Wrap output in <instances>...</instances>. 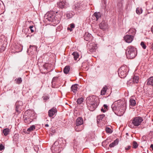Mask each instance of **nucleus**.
Listing matches in <instances>:
<instances>
[{
	"label": "nucleus",
	"instance_id": "15",
	"mask_svg": "<svg viewBox=\"0 0 153 153\" xmlns=\"http://www.w3.org/2000/svg\"><path fill=\"white\" fill-rule=\"evenodd\" d=\"M78 85L77 84L73 85L71 87V90L75 94L76 93L77 90Z\"/></svg>",
	"mask_w": 153,
	"mask_h": 153
},
{
	"label": "nucleus",
	"instance_id": "48",
	"mask_svg": "<svg viewBox=\"0 0 153 153\" xmlns=\"http://www.w3.org/2000/svg\"><path fill=\"white\" fill-rule=\"evenodd\" d=\"M101 111H102L103 112H105L106 111V110H105V109L104 110L103 108H102V109H101Z\"/></svg>",
	"mask_w": 153,
	"mask_h": 153
},
{
	"label": "nucleus",
	"instance_id": "46",
	"mask_svg": "<svg viewBox=\"0 0 153 153\" xmlns=\"http://www.w3.org/2000/svg\"><path fill=\"white\" fill-rule=\"evenodd\" d=\"M103 107H104V109L106 110L108 109V106L106 105H104Z\"/></svg>",
	"mask_w": 153,
	"mask_h": 153
},
{
	"label": "nucleus",
	"instance_id": "21",
	"mask_svg": "<svg viewBox=\"0 0 153 153\" xmlns=\"http://www.w3.org/2000/svg\"><path fill=\"white\" fill-rule=\"evenodd\" d=\"M133 82L134 83H137L139 81V77L137 76H134L132 78Z\"/></svg>",
	"mask_w": 153,
	"mask_h": 153
},
{
	"label": "nucleus",
	"instance_id": "37",
	"mask_svg": "<svg viewBox=\"0 0 153 153\" xmlns=\"http://www.w3.org/2000/svg\"><path fill=\"white\" fill-rule=\"evenodd\" d=\"M5 50V47L2 45H1V47H0V52H2L4 51Z\"/></svg>",
	"mask_w": 153,
	"mask_h": 153
},
{
	"label": "nucleus",
	"instance_id": "20",
	"mask_svg": "<svg viewBox=\"0 0 153 153\" xmlns=\"http://www.w3.org/2000/svg\"><path fill=\"white\" fill-rule=\"evenodd\" d=\"M105 131L106 132L108 133L111 134L113 131V130L111 129V127L110 126L106 127L105 128Z\"/></svg>",
	"mask_w": 153,
	"mask_h": 153
},
{
	"label": "nucleus",
	"instance_id": "35",
	"mask_svg": "<svg viewBox=\"0 0 153 153\" xmlns=\"http://www.w3.org/2000/svg\"><path fill=\"white\" fill-rule=\"evenodd\" d=\"M140 45L144 49H146V45L145 44L144 42H141Z\"/></svg>",
	"mask_w": 153,
	"mask_h": 153
},
{
	"label": "nucleus",
	"instance_id": "10",
	"mask_svg": "<svg viewBox=\"0 0 153 153\" xmlns=\"http://www.w3.org/2000/svg\"><path fill=\"white\" fill-rule=\"evenodd\" d=\"M84 37L85 40L87 41L90 42L93 39V37L88 32L85 33Z\"/></svg>",
	"mask_w": 153,
	"mask_h": 153
},
{
	"label": "nucleus",
	"instance_id": "25",
	"mask_svg": "<svg viewBox=\"0 0 153 153\" xmlns=\"http://www.w3.org/2000/svg\"><path fill=\"white\" fill-rule=\"evenodd\" d=\"M108 88L106 86H105L103 88L101 91V95H104L105 94Z\"/></svg>",
	"mask_w": 153,
	"mask_h": 153
},
{
	"label": "nucleus",
	"instance_id": "55",
	"mask_svg": "<svg viewBox=\"0 0 153 153\" xmlns=\"http://www.w3.org/2000/svg\"><path fill=\"white\" fill-rule=\"evenodd\" d=\"M112 109H113V111H114V110H113V109L112 108Z\"/></svg>",
	"mask_w": 153,
	"mask_h": 153
},
{
	"label": "nucleus",
	"instance_id": "14",
	"mask_svg": "<svg viewBox=\"0 0 153 153\" xmlns=\"http://www.w3.org/2000/svg\"><path fill=\"white\" fill-rule=\"evenodd\" d=\"M75 130L76 131H81L84 128L83 125H76L74 126Z\"/></svg>",
	"mask_w": 153,
	"mask_h": 153
},
{
	"label": "nucleus",
	"instance_id": "12",
	"mask_svg": "<svg viewBox=\"0 0 153 153\" xmlns=\"http://www.w3.org/2000/svg\"><path fill=\"white\" fill-rule=\"evenodd\" d=\"M99 26L101 29L105 30L108 28V24L105 21H102L99 25Z\"/></svg>",
	"mask_w": 153,
	"mask_h": 153
},
{
	"label": "nucleus",
	"instance_id": "22",
	"mask_svg": "<svg viewBox=\"0 0 153 153\" xmlns=\"http://www.w3.org/2000/svg\"><path fill=\"white\" fill-rule=\"evenodd\" d=\"M70 70V67L68 65L66 66L63 70V71L65 74H68Z\"/></svg>",
	"mask_w": 153,
	"mask_h": 153
},
{
	"label": "nucleus",
	"instance_id": "47",
	"mask_svg": "<svg viewBox=\"0 0 153 153\" xmlns=\"http://www.w3.org/2000/svg\"><path fill=\"white\" fill-rule=\"evenodd\" d=\"M68 30H69L71 32L73 30L72 28H71L70 27H68Z\"/></svg>",
	"mask_w": 153,
	"mask_h": 153
},
{
	"label": "nucleus",
	"instance_id": "31",
	"mask_svg": "<svg viewBox=\"0 0 153 153\" xmlns=\"http://www.w3.org/2000/svg\"><path fill=\"white\" fill-rule=\"evenodd\" d=\"M83 101V99L82 97L78 98L76 101L77 103L78 104H81Z\"/></svg>",
	"mask_w": 153,
	"mask_h": 153
},
{
	"label": "nucleus",
	"instance_id": "3",
	"mask_svg": "<svg viewBox=\"0 0 153 153\" xmlns=\"http://www.w3.org/2000/svg\"><path fill=\"white\" fill-rule=\"evenodd\" d=\"M87 99L89 100V105H90L89 109L91 111H94L97 106L98 105V102L95 100L94 97H91Z\"/></svg>",
	"mask_w": 153,
	"mask_h": 153
},
{
	"label": "nucleus",
	"instance_id": "50",
	"mask_svg": "<svg viewBox=\"0 0 153 153\" xmlns=\"http://www.w3.org/2000/svg\"><path fill=\"white\" fill-rule=\"evenodd\" d=\"M150 147L152 148V149L153 150V144H151V145Z\"/></svg>",
	"mask_w": 153,
	"mask_h": 153
},
{
	"label": "nucleus",
	"instance_id": "23",
	"mask_svg": "<svg viewBox=\"0 0 153 153\" xmlns=\"http://www.w3.org/2000/svg\"><path fill=\"white\" fill-rule=\"evenodd\" d=\"M105 115L104 114H102L101 115H100L97 116V123H99V121H100V120H102V119L103 118V117H105Z\"/></svg>",
	"mask_w": 153,
	"mask_h": 153
},
{
	"label": "nucleus",
	"instance_id": "39",
	"mask_svg": "<svg viewBox=\"0 0 153 153\" xmlns=\"http://www.w3.org/2000/svg\"><path fill=\"white\" fill-rule=\"evenodd\" d=\"M43 99L45 100H48L49 99V97L48 96H45L42 97Z\"/></svg>",
	"mask_w": 153,
	"mask_h": 153
},
{
	"label": "nucleus",
	"instance_id": "8",
	"mask_svg": "<svg viewBox=\"0 0 153 153\" xmlns=\"http://www.w3.org/2000/svg\"><path fill=\"white\" fill-rule=\"evenodd\" d=\"M119 76L121 78H123L126 76L127 72L126 70L124 68L122 69V68H120L118 71Z\"/></svg>",
	"mask_w": 153,
	"mask_h": 153
},
{
	"label": "nucleus",
	"instance_id": "44",
	"mask_svg": "<svg viewBox=\"0 0 153 153\" xmlns=\"http://www.w3.org/2000/svg\"><path fill=\"white\" fill-rule=\"evenodd\" d=\"M31 47H34L35 48V51L37 49L35 45L32 46L30 45V46L29 48H31Z\"/></svg>",
	"mask_w": 153,
	"mask_h": 153
},
{
	"label": "nucleus",
	"instance_id": "18",
	"mask_svg": "<svg viewBox=\"0 0 153 153\" xmlns=\"http://www.w3.org/2000/svg\"><path fill=\"white\" fill-rule=\"evenodd\" d=\"M147 84L148 85L153 86V76L147 79Z\"/></svg>",
	"mask_w": 153,
	"mask_h": 153
},
{
	"label": "nucleus",
	"instance_id": "56",
	"mask_svg": "<svg viewBox=\"0 0 153 153\" xmlns=\"http://www.w3.org/2000/svg\"><path fill=\"white\" fill-rule=\"evenodd\" d=\"M1 47V46L0 45V47Z\"/></svg>",
	"mask_w": 153,
	"mask_h": 153
},
{
	"label": "nucleus",
	"instance_id": "53",
	"mask_svg": "<svg viewBox=\"0 0 153 153\" xmlns=\"http://www.w3.org/2000/svg\"><path fill=\"white\" fill-rule=\"evenodd\" d=\"M105 142H102V146H103L104 145V144L105 143Z\"/></svg>",
	"mask_w": 153,
	"mask_h": 153
},
{
	"label": "nucleus",
	"instance_id": "29",
	"mask_svg": "<svg viewBox=\"0 0 153 153\" xmlns=\"http://www.w3.org/2000/svg\"><path fill=\"white\" fill-rule=\"evenodd\" d=\"M15 81L16 82V83L17 84H19L21 83L22 82V80L21 78L19 77L16 78L15 79Z\"/></svg>",
	"mask_w": 153,
	"mask_h": 153
},
{
	"label": "nucleus",
	"instance_id": "7",
	"mask_svg": "<svg viewBox=\"0 0 153 153\" xmlns=\"http://www.w3.org/2000/svg\"><path fill=\"white\" fill-rule=\"evenodd\" d=\"M143 120L142 117L138 116L134 118L131 121L133 124H140Z\"/></svg>",
	"mask_w": 153,
	"mask_h": 153
},
{
	"label": "nucleus",
	"instance_id": "6",
	"mask_svg": "<svg viewBox=\"0 0 153 153\" xmlns=\"http://www.w3.org/2000/svg\"><path fill=\"white\" fill-rule=\"evenodd\" d=\"M23 103L22 101H18L16 103V111L18 114L20 113L23 109Z\"/></svg>",
	"mask_w": 153,
	"mask_h": 153
},
{
	"label": "nucleus",
	"instance_id": "30",
	"mask_svg": "<svg viewBox=\"0 0 153 153\" xmlns=\"http://www.w3.org/2000/svg\"><path fill=\"white\" fill-rule=\"evenodd\" d=\"M35 129V126L34 125L30 126V127L28 128L27 130V131L29 132H30L33 130Z\"/></svg>",
	"mask_w": 153,
	"mask_h": 153
},
{
	"label": "nucleus",
	"instance_id": "5",
	"mask_svg": "<svg viewBox=\"0 0 153 153\" xmlns=\"http://www.w3.org/2000/svg\"><path fill=\"white\" fill-rule=\"evenodd\" d=\"M60 145H59V142L56 141L53 145L51 148V150L54 153H58L60 151Z\"/></svg>",
	"mask_w": 153,
	"mask_h": 153
},
{
	"label": "nucleus",
	"instance_id": "16",
	"mask_svg": "<svg viewBox=\"0 0 153 153\" xmlns=\"http://www.w3.org/2000/svg\"><path fill=\"white\" fill-rule=\"evenodd\" d=\"M83 120L81 117H79L77 118L76 120V124H83Z\"/></svg>",
	"mask_w": 153,
	"mask_h": 153
},
{
	"label": "nucleus",
	"instance_id": "28",
	"mask_svg": "<svg viewBox=\"0 0 153 153\" xmlns=\"http://www.w3.org/2000/svg\"><path fill=\"white\" fill-rule=\"evenodd\" d=\"M138 147V144L137 142L134 141L132 142V147L134 149H137Z\"/></svg>",
	"mask_w": 153,
	"mask_h": 153
},
{
	"label": "nucleus",
	"instance_id": "36",
	"mask_svg": "<svg viewBox=\"0 0 153 153\" xmlns=\"http://www.w3.org/2000/svg\"><path fill=\"white\" fill-rule=\"evenodd\" d=\"M73 7L76 10H78V8L79 7L78 4H76Z\"/></svg>",
	"mask_w": 153,
	"mask_h": 153
},
{
	"label": "nucleus",
	"instance_id": "11",
	"mask_svg": "<svg viewBox=\"0 0 153 153\" xmlns=\"http://www.w3.org/2000/svg\"><path fill=\"white\" fill-rule=\"evenodd\" d=\"M66 1L64 0H60L59 2L57 3V5L59 8L62 9L66 8Z\"/></svg>",
	"mask_w": 153,
	"mask_h": 153
},
{
	"label": "nucleus",
	"instance_id": "17",
	"mask_svg": "<svg viewBox=\"0 0 153 153\" xmlns=\"http://www.w3.org/2000/svg\"><path fill=\"white\" fill-rule=\"evenodd\" d=\"M119 142V139L118 138L116 139L113 143L109 145V146L110 148L113 147L118 144Z\"/></svg>",
	"mask_w": 153,
	"mask_h": 153
},
{
	"label": "nucleus",
	"instance_id": "13",
	"mask_svg": "<svg viewBox=\"0 0 153 153\" xmlns=\"http://www.w3.org/2000/svg\"><path fill=\"white\" fill-rule=\"evenodd\" d=\"M57 110L56 108H52L48 111V113L49 116L50 117H52L57 112Z\"/></svg>",
	"mask_w": 153,
	"mask_h": 153
},
{
	"label": "nucleus",
	"instance_id": "51",
	"mask_svg": "<svg viewBox=\"0 0 153 153\" xmlns=\"http://www.w3.org/2000/svg\"><path fill=\"white\" fill-rule=\"evenodd\" d=\"M151 30L152 32L153 33V27H152Z\"/></svg>",
	"mask_w": 153,
	"mask_h": 153
},
{
	"label": "nucleus",
	"instance_id": "54",
	"mask_svg": "<svg viewBox=\"0 0 153 153\" xmlns=\"http://www.w3.org/2000/svg\"><path fill=\"white\" fill-rule=\"evenodd\" d=\"M126 135L128 136V133H126Z\"/></svg>",
	"mask_w": 153,
	"mask_h": 153
},
{
	"label": "nucleus",
	"instance_id": "19",
	"mask_svg": "<svg viewBox=\"0 0 153 153\" xmlns=\"http://www.w3.org/2000/svg\"><path fill=\"white\" fill-rule=\"evenodd\" d=\"M93 16L96 18V21H97L99 18L101 17V14L100 12H95L93 15Z\"/></svg>",
	"mask_w": 153,
	"mask_h": 153
},
{
	"label": "nucleus",
	"instance_id": "52",
	"mask_svg": "<svg viewBox=\"0 0 153 153\" xmlns=\"http://www.w3.org/2000/svg\"><path fill=\"white\" fill-rule=\"evenodd\" d=\"M49 126V125H45V127H47Z\"/></svg>",
	"mask_w": 153,
	"mask_h": 153
},
{
	"label": "nucleus",
	"instance_id": "40",
	"mask_svg": "<svg viewBox=\"0 0 153 153\" xmlns=\"http://www.w3.org/2000/svg\"><path fill=\"white\" fill-rule=\"evenodd\" d=\"M131 147V146H127V147L125 148V149L126 150H128L130 149Z\"/></svg>",
	"mask_w": 153,
	"mask_h": 153
},
{
	"label": "nucleus",
	"instance_id": "4",
	"mask_svg": "<svg viewBox=\"0 0 153 153\" xmlns=\"http://www.w3.org/2000/svg\"><path fill=\"white\" fill-rule=\"evenodd\" d=\"M53 13L52 12L48 13L45 15V17L49 21L54 22L55 24L58 23L59 22V20L57 17L53 15Z\"/></svg>",
	"mask_w": 153,
	"mask_h": 153
},
{
	"label": "nucleus",
	"instance_id": "27",
	"mask_svg": "<svg viewBox=\"0 0 153 153\" xmlns=\"http://www.w3.org/2000/svg\"><path fill=\"white\" fill-rule=\"evenodd\" d=\"M10 130L8 128H5L3 130V133L4 135L5 136H7Z\"/></svg>",
	"mask_w": 153,
	"mask_h": 153
},
{
	"label": "nucleus",
	"instance_id": "43",
	"mask_svg": "<svg viewBox=\"0 0 153 153\" xmlns=\"http://www.w3.org/2000/svg\"><path fill=\"white\" fill-rule=\"evenodd\" d=\"M58 78V77H54L52 80V82H54Z\"/></svg>",
	"mask_w": 153,
	"mask_h": 153
},
{
	"label": "nucleus",
	"instance_id": "34",
	"mask_svg": "<svg viewBox=\"0 0 153 153\" xmlns=\"http://www.w3.org/2000/svg\"><path fill=\"white\" fill-rule=\"evenodd\" d=\"M139 125H128V126L131 128H137Z\"/></svg>",
	"mask_w": 153,
	"mask_h": 153
},
{
	"label": "nucleus",
	"instance_id": "2",
	"mask_svg": "<svg viewBox=\"0 0 153 153\" xmlns=\"http://www.w3.org/2000/svg\"><path fill=\"white\" fill-rule=\"evenodd\" d=\"M136 49L132 46H128L126 52L127 58L132 59L136 56Z\"/></svg>",
	"mask_w": 153,
	"mask_h": 153
},
{
	"label": "nucleus",
	"instance_id": "33",
	"mask_svg": "<svg viewBox=\"0 0 153 153\" xmlns=\"http://www.w3.org/2000/svg\"><path fill=\"white\" fill-rule=\"evenodd\" d=\"M129 33L132 35H134L136 33L135 30L134 29H130L129 30Z\"/></svg>",
	"mask_w": 153,
	"mask_h": 153
},
{
	"label": "nucleus",
	"instance_id": "49",
	"mask_svg": "<svg viewBox=\"0 0 153 153\" xmlns=\"http://www.w3.org/2000/svg\"><path fill=\"white\" fill-rule=\"evenodd\" d=\"M151 48L153 50V43L152 44L151 46Z\"/></svg>",
	"mask_w": 153,
	"mask_h": 153
},
{
	"label": "nucleus",
	"instance_id": "1",
	"mask_svg": "<svg viewBox=\"0 0 153 153\" xmlns=\"http://www.w3.org/2000/svg\"><path fill=\"white\" fill-rule=\"evenodd\" d=\"M35 113L34 111L27 110L24 113L23 118L26 123L29 124L35 119Z\"/></svg>",
	"mask_w": 153,
	"mask_h": 153
},
{
	"label": "nucleus",
	"instance_id": "24",
	"mask_svg": "<svg viewBox=\"0 0 153 153\" xmlns=\"http://www.w3.org/2000/svg\"><path fill=\"white\" fill-rule=\"evenodd\" d=\"M130 105L132 106H134L136 105V102L134 100L131 98L129 100Z\"/></svg>",
	"mask_w": 153,
	"mask_h": 153
},
{
	"label": "nucleus",
	"instance_id": "32",
	"mask_svg": "<svg viewBox=\"0 0 153 153\" xmlns=\"http://www.w3.org/2000/svg\"><path fill=\"white\" fill-rule=\"evenodd\" d=\"M136 12L137 14H140L142 12V9L139 7L137 8L136 9Z\"/></svg>",
	"mask_w": 153,
	"mask_h": 153
},
{
	"label": "nucleus",
	"instance_id": "26",
	"mask_svg": "<svg viewBox=\"0 0 153 153\" xmlns=\"http://www.w3.org/2000/svg\"><path fill=\"white\" fill-rule=\"evenodd\" d=\"M72 55L74 56V59L75 60H76L79 57V54L77 52H73Z\"/></svg>",
	"mask_w": 153,
	"mask_h": 153
},
{
	"label": "nucleus",
	"instance_id": "42",
	"mask_svg": "<svg viewBox=\"0 0 153 153\" xmlns=\"http://www.w3.org/2000/svg\"><path fill=\"white\" fill-rule=\"evenodd\" d=\"M70 27H71V28H74L75 27V25L74 24L72 23L70 25Z\"/></svg>",
	"mask_w": 153,
	"mask_h": 153
},
{
	"label": "nucleus",
	"instance_id": "41",
	"mask_svg": "<svg viewBox=\"0 0 153 153\" xmlns=\"http://www.w3.org/2000/svg\"><path fill=\"white\" fill-rule=\"evenodd\" d=\"M33 25L30 26L29 27V28L30 29L31 32V33H33L34 32V30L32 28L33 27Z\"/></svg>",
	"mask_w": 153,
	"mask_h": 153
},
{
	"label": "nucleus",
	"instance_id": "45",
	"mask_svg": "<svg viewBox=\"0 0 153 153\" xmlns=\"http://www.w3.org/2000/svg\"><path fill=\"white\" fill-rule=\"evenodd\" d=\"M51 131L53 133H55L56 131V130L55 129H53V127H52L51 128Z\"/></svg>",
	"mask_w": 153,
	"mask_h": 153
},
{
	"label": "nucleus",
	"instance_id": "38",
	"mask_svg": "<svg viewBox=\"0 0 153 153\" xmlns=\"http://www.w3.org/2000/svg\"><path fill=\"white\" fill-rule=\"evenodd\" d=\"M4 146L2 144H0V151H2L4 149Z\"/></svg>",
	"mask_w": 153,
	"mask_h": 153
},
{
	"label": "nucleus",
	"instance_id": "9",
	"mask_svg": "<svg viewBox=\"0 0 153 153\" xmlns=\"http://www.w3.org/2000/svg\"><path fill=\"white\" fill-rule=\"evenodd\" d=\"M134 36L131 35H126L124 37V39L126 42L130 43L132 42Z\"/></svg>",
	"mask_w": 153,
	"mask_h": 153
}]
</instances>
